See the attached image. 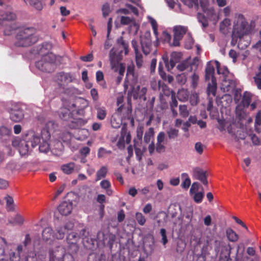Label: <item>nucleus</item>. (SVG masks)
Instances as JSON below:
<instances>
[{
  "mask_svg": "<svg viewBox=\"0 0 261 261\" xmlns=\"http://www.w3.org/2000/svg\"><path fill=\"white\" fill-rule=\"evenodd\" d=\"M237 18L234 23L233 31L232 33V39L237 38L239 39L238 47L242 49L246 48L249 45V43L246 42L243 46H241L242 38L244 35L249 34L251 31V27L246 21L243 15L237 14Z\"/></svg>",
  "mask_w": 261,
  "mask_h": 261,
  "instance_id": "nucleus-1",
  "label": "nucleus"
},
{
  "mask_svg": "<svg viewBox=\"0 0 261 261\" xmlns=\"http://www.w3.org/2000/svg\"><path fill=\"white\" fill-rule=\"evenodd\" d=\"M36 30L34 28H27L20 30L16 34L15 45L17 47H28L38 41L36 35Z\"/></svg>",
  "mask_w": 261,
  "mask_h": 261,
  "instance_id": "nucleus-2",
  "label": "nucleus"
},
{
  "mask_svg": "<svg viewBox=\"0 0 261 261\" xmlns=\"http://www.w3.org/2000/svg\"><path fill=\"white\" fill-rule=\"evenodd\" d=\"M40 142V136L33 131L30 132L26 136L25 140L21 141L19 146V151L21 155L27 154L30 149V146L34 148Z\"/></svg>",
  "mask_w": 261,
  "mask_h": 261,
  "instance_id": "nucleus-3",
  "label": "nucleus"
},
{
  "mask_svg": "<svg viewBox=\"0 0 261 261\" xmlns=\"http://www.w3.org/2000/svg\"><path fill=\"white\" fill-rule=\"evenodd\" d=\"M56 56L53 53L47 54L42 56L41 59L36 63V67L45 72H51L55 68Z\"/></svg>",
  "mask_w": 261,
  "mask_h": 261,
  "instance_id": "nucleus-4",
  "label": "nucleus"
},
{
  "mask_svg": "<svg viewBox=\"0 0 261 261\" xmlns=\"http://www.w3.org/2000/svg\"><path fill=\"white\" fill-rule=\"evenodd\" d=\"M79 113V110H77L74 103L65 101L64 103V106L60 109L59 116L62 120L68 121L72 119L74 115Z\"/></svg>",
  "mask_w": 261,
  "mask_h": 261,
  "instance_id": "nucleus-5",
  "label": "nucleus"
},
{
  "mask_svg": "<svg viewBox=\"0 0 261 261\" xmlns=\"http://www.w3.org/2000/svg\"><path fill=\"white\" fill-rule=\"evenodd\" d=\"M74 80L75 77L72 73L64 71L57 72L54 77V82L62 89H65L69 83Z\"/></svg>",
  "mask_w": 261,
  "mask_h": 261,
  "instance_id": "nucleus-6",
  "label": "nucleus"
},
{
  "mask_svg": "<svg viewBox=\"0 0 261 261\" xmlns=\"http://www.w3.org/2000/svg\"><path fill=\"white\" fill-rule=\"evenodd\" d=\"M2 18H0V25H6V28L4 30L5 35H10L12 34V31L15 29V27L12 24V23L8 24L7 21H12L16 19V15L11 12L0 13Z\"/></svg>",
  "mask_w": 261,
  "mask_h": 261,
  "instance_id": "nucleus-7",
  "label": "nucleus"
},
{
  "mask_svg": "<svg viewBox=\"0 0 261 261\" xmlns=\"http://www.w3.org/2000/svg\"><path fill=\"white\" fill-rule=\"evenodd\" d=\"M80 239V235L75 232H72L67 235L66 241L68 244L69 250L72 253L75 254L79 251V246L77 243Z\"/></svg>",
  "mask_w": 261,
  "mask_h": 261,
  "instance_id": "nucleus-8",
  "label": "nucleus"
},
{
  "mask_svg": "<svg viewBox=\"0 0 261 261\" xmlns=\"http://www.w3.org/2000/svg\"><path fill=\"white\" fill-rule=\"evenodd\" d=\"M10 118L14 122L20 121L24 117L21 106L19 103H14L9 109Z\"/></svg>",
  "mask_w": 261,
  "mask_h": 261,
  "instance_id": "nucleus-9",
  "label": "nucleus"
},
{
  "mask_svg": "<svg viewBox=\"0 0 261 261\" xmlns=\"http://www.w3.org/2000/svg\"><path fill=\"white\" fill-rule=\"evenodd\" d=\"M147 89L145 87H141L137 85L132 88L130 91L128 92V99H130L132 97L134 99H143L144 100H146V94Z\"/></svg>",
  "mask_w": 261,
  "mask_h": 261,
  "instance_id": "nucleus-10",
  "label": "nucleus"
},
{
  "mask_svg": "<svg viewBox=\"0 0 261 261\" xmlns=\"http://www.w3.org/2000/svg\"><path fill=\"white\" fill-rule=\"evenodd\" d=\"M140 43L143 53L145 55L149 54L152 47L151 35L149 32H146L140 36Z\"/></svg>",
  "mask_w": 261,
  "mask_h": 261,
  "instance_id": "nucleus-11",
  "label": "nucleus"
},
{
  "mask_svg": "<svg viewBox=\"0 0 261 261\" xmlns=\"http://www.w3.org/2000/svg\"><path fill=\"white\" fill-rule=\"evenodd\" d=\"M188 31L187 27L183 26H176L174 28V37L173 43L171 45L178 46L180 44V40H181L184 36L186 34Z\"/></svg>",
  "mask_w": 261,
  "mask_h": 261,
  "instance_id": "nucleus-12",
  "label": "nucleus"
},
{
  "mask_svg": "<svg viewBox=\"0 0 261 261\" xmlns=\"http://www.w3.org/2000/svg\"><path fill=\"white\" fill-rule=\"evenodd\" d=\"M41 138H40V142L39 144V149L40 152L43 153H47L51 147L49 144L48 141L49 140L50 136L47 130H44L42 132Z\"/></svg>",
  "mask_w": 261,
  "mask_h": 261,
  "instance_id": "nucleus-13",
  "label": "nucleus"
},
{
  "mask_svg": "<svg viewBox=\"0 0 261 261\" xmlns=\"http://www.w3.org/2000/svg\"><path fill=\"white\" fill-rule=\"evenodd\" d=\"M156 144L155 150L158 153L163 152L165 151V141H167L166 134L164 132H160L156 137Z\"/></svg>",
  "mask_w": 261,
  "mask_h": 261,
  "instance_id": "nucleus-14",
  "label": "nucleus"
},
{
  "mask_svg": "<svg viewBox=\"0 0 261 261\" xmlns=\"http://www.w3.org/2000/svg\"><path fill=\"white\" fill-rule=\"evenodd\" d=\"M73 208L72 201H64L58 207V211L62 216H67L71 214Z\"/></svg>",
  "mask_w": 261,
  "mask_h": 261,
  "instance_id": "nucleus-15",
  "label": "nucleus"
},
{
  "mask_svg": "<svg viewBox=\"0 0 261 261\" xmlns=\"http://www.w3.org/2000/svg\"><path fill=\"white\" fill-rule=\"evenodd\" d=\"M122 51L117 53L114 48H112L110 51L109 57L112 67L114 68L119 64L122 59L121 55Z\"/></svg>",
  "mask_w": 261,
  "mask_h": 261,
  "instance_id": "nucleus-16",
  "label": "nucleus"
},
{
  "mask_svg": "<svg viewBox=\"0 0 261 261\" xmlns=\"http://www.w3.org/2000/svg\"><path fill=\"white\" fill-rule=\"evenodd\" d=\"M237 86L236 82L232 80H228L225 77L221 83V89H223L224 92H233L236 90Z\"/></svg>",
  "mask_w": 261,
  "mask_h": 261,
  "instance_id": "nucleus-17",
  "label": "nucleus"
},
{
  "mask_svg": "<svg viewBox=\"0 0 261 261\" xmlns=\"http://www.w3.org/2000/svg\"><path fill=\"white\" fill-rule=\"evenodd\" d=\"M193 175L196 179H206L207 178H211V174L207 171L198 167L193 169Z\"/></svg>",
  "mask_w": 261,
  "mask_h": 261,
  "instance_id": "nucleus-18",
  "label": "nucleus"
},
{
  "mask_svg": "<svg viewBox=\"0 0 261 261\" xmlns=\"http://www.w3.org/2000/svg\"><path fill=\"white\" fill-rule=\"evenodd\" d=\"M64 148V146L60 141L55 140L52 143L50 150L55 155L60 156L63 153Z\"/></svg>",
  "mask_w": 261,
  "mask_h": 261,
  "instance_id": "nucleus-19",
  "label": "nucleus"
},
{
  "mask_svg": "<svg viewBox=\"0 0 261 261\" xmlns=\"http://www.w3.org/2000/svg\"><path fill=\"white\" fill-rule=\"evenodd\" d=\"M205 79L206 81H209L210 79L212 80L213 78H216L214 76V66L212 65L211 62H208L207 63L205 69Z\"/></svg>",
  "mask_w": 261,
  "mask_h": 261,
  "instance_id": "nucleus-20",
  "label": "nucleus"
},
{
  "mask_svg": "<svg viewBox=\"0 0 261 261\" xmlns=\"http://www.w3.org/2000/svg\"><path fill=\"white\" fill-rule=\"evenodd\" d=\"M12 134V130L5 126L0 127V139L2 141L9 140Z\"/></svg>",
  "mask_w": 261,
  "mask_h": 261,
  "instance_id": "nucleus-21",
  "label": "nucleus"
},
{
  "mask_svg": "<svg viewBox=\"0 0 261 261\" xmlns=\"http://www.w3.org/2000/svg\"><path fill=\"white\" fill-rule=\"evenodd\" d=\"M42 238L45 241H47L51 239H55L54 232L51 227L45 228L42 233Z\"/></svg>",
  "mask_w": 261,
  "mask_h": 261,
  "instance_id": "nucleus-22",
  "label": "nucleus"
},
{
  "mask_svg": "<svg viewBox=\"0 0 261 261\" xmlns=\"http://www.w3.org/2000/svg\"><path fill=\"white\" fill-rule=\"evenodd\" d=\"M217 81L216 78H213L211 82L209 83L207 86L206 92L208 96L212 94L215 96L217 91Z\"/></svg>",
  "mask_w": 261,
  "mask_h": 261,
  "instance_id": "nucleus-23",
  "label": "nucleus"
},
{
  "mask_svg": "<svg viewBox=\"0 0 261 261\" xmlns=\"http://www.w3.org/2000/svg\"><path fill=\"white\" fill-rule=\"evenodd\" d=\"M68 229V225H65L58 227L56 229L57 232L54 233L55 239L58 240L63 239L64 237L65 232Z\"/></svg>",
  "mask_w": 261,
  "mask_h": 261,
  "instance_id": "nucleus-24",
  "label": "nucleus"
},
{
  "mask_svg": "<svg viewBox=\"0 0 261 261\" xmlns=\"http://www.w3.org/2000/svg\"><path fill=\"white\" fill-rule=\"evenodd\" d=\"M75 164L73 162L63 164L61 167V169L63 173L66 174H71L74 170Z\"/></svg>",
  "mask_w": 261,
  "mask_h": 261,
  "instance_id": "nucleus-25",
  "label": "nucleus"
},
{
  "mask_svg": "<svg viewBox=\"0 0 261 261\" xmlns=\"http://www.w3.org/2000/svg\"><path fill=\"white\" fill-rule=\"evenodd\" d=\"M226 236L229 241L235 242L239 239V236L230 228H228L226 231Z\"/></svg>",
  "mask_w": 261,
  "mask_h": 261,
  "instance_id": "nucleus-26",
  "label": "nucleus"
},
{
  "mask_svg": "<svg viewBox=\"0 0 261 261\" xmlns=\"http://www.w3.org/2000/svg\"><path fill=\"white\" fill-rule=\"evenodd\" d=\"M23 1L25 4H29L38 11H41L43 9L42 2L39 0H23Z\"/></svg>",
  "mask_w": 261,
  "mask_h": 261,
  "instance_id": "nucleus-27",
  "label": "nucleus"
},
{
  "mask_svg": "<svg viewBox=\"0 0 261 261\" xmlns=\"http://www.w3.org/2000/svg\"><path fill=\"white\" fill-rule=\"evenodd\" d=\"M168 138L169 140H175L179 135V130L175 128L170 127L167 131Z\"/></svg>",
  "mask_w": 261,
  "mask_h": 261,
  "instance_id": "nucleus-28",
  "label": "nucleus"
},
{
  "mask_svg": "<svg viewBox=\"0 0 261 261\" xmlns=\"http://www.w3.org/2000/svg\"><path fill=\"white\" fill-rule=\"evenodd\" d=\"M51 48V45L50 43L47 42L43 43L39 50V54L42 56L47 54H50V53H49V51Z\"/></svg>",
  "mask_w": 261,
  "mask_h": 261,
  "instance_id": "nucleus-29",
  "label": "nucleus"
},
{
  "mask_svg": "<svg viewBox=\"0 0 261 261\" xmlns=\"http://www.w3.org/2000/svg\"><path fill=\"white\" fill-rule=\"evenodd\" d=\"M96 110L97 111V118L100 120L105 119L107 114L106 109L102 107L96 108Z\"/></svg>",
  "mask_w": 261,
  "mask_h": 261,
  "instance_id": "nucleus-30",
  "label": "nucleus"
},
{
  "mask_svg": "<svg viewBox=\"0 0 261 261\" xmlns=\"http://www.w3.org/2000/svg\"><path fill=\"white\" fill-rule=\"evenodd\" d=\"M192 196H193V200L196 203H201L204 197V190L203 187H201V190L199 192L193 193Z\"/></svg>",
  "mask_w": 261,
  "mask_h": 261,
  "instance_id": "nucleus-31",
  "label": "nucleus"
},
{
  "mask_svg": "<svg viewBox=\"0 0 261 261\" xmlns=\"http://www.w3.org/2000/svg\"><path fill=\"white\" fill-rule=\"evenodd\" d=\"M4 199L6 201V208L8 211H13L14 210V200L13 198L7 195Z\"/></svg>",
  "mask_w": 261,
  "mask_h": 261,
  "instance_id": "nucleus-32",
  "label": "nucleus"
},
{
  "mask_svg": "<svg viewBox=\"0 0 261 261\" xmlns=\"http://www.w3.org/2000/svg\"><path fill=\"white\" fill-rule=\"evenodd\" d=\"M112 152L110 150H107L104 147H100L97 152V157L99 159L106 158L107 155L112 154Z\"/></svg>",
  "mask_w": 261,
  "mask_h": 261,
  "instance_id": "nucleus-33",
  "label": "nucleus"
},
{
  "mask_svg": "<svg viewBox=\"0 0 261 261\" xmlns=\"http://www.w3.org/2000/svg\"><path fill=\"white\" fill-rule=\"evenodd\" d=\"M251 100V96L250 93L245 92L242 98V104L244 107H248Z\"/></svg>",
  "mask_w": 261,
  "mask_h": 261,
  "instance_id": "nucleus-34",
  "label": "nucleus"
},
{
  "mask_svg": "<svg viewBox=\"0 0 261 261\" xmlns=\"http://www.w3.org/2000/svg\"><path fill=\"white\" fill-rule=\"evenodd\" d=\"M108 168L106 166H102L97 172L96 175L97 179L103 178L106 176L108 173Z\"/></svg>",
  "mask_w": 261,
  "mask_h": 261,
  "instance_id": "nucleus-35",
  "label": "nucleus"
},
{
  "mask_svg": "<svg viewBox=\"0 0 261 261\" xmlns=\"http://www.w3.org/2000/svg\"><path fill=\"white\" fill-rule=\"evenodd\" d=\"M163 59L165 64L166 68L169 71L171 70L176 65L175 63L173 61V60H171L170 59V60H169L167 56H163Z\"/></svg>",
  "mask_w": 261,
  "mask_h": 261,
  "instance_id": "nucleus-36",
  "label": "nucleus"
},
{
  "mask_svg": "<svg viewBox=\"0 0 261 261\" xmlns=\"http://www.w3.org/2000/svg\"><path fill=\"white\" fill-rule=\"evenodd\" d=\"M197 17L198 20V21L201 23L203 28H206L208 25V20L206 17L202 13H198L197 15Z\"/></svg>",
  "mask_w": 261,
  "mask_h": 261,
  "instance_id": "nucleus-37",
  "label": "nucleus"
},
{
  "mask_svg": "<svg viewBox=\"0 0 261 261\" xmlns=\"http://www.w3.org/2000/svg\"><path fill=\"white\" fill-rule=\"evenodd\" d=\"M154 134V129L152 127H150L148 130L145 132L144 137V141L146 143H149L151 138Z\"/></svg>",
  "mask_w": 261,
  "mask_h": 261,
  "instance_id": "nucleus-38",
  "label": "nucleus"
},
{
  "mask_svg": "<svg viewBox=\"0 0 261 261\" xmlns=\"http://www.w3.org/2000/svg\"><path fill=\"white\" fill-rule=\"evenodd\" d=\"M201 187H202L198 182H193L190 190V195L192 196L193 193L199 192L201 190Z\"/></svg>",
  "mask_w": 261,
  "mask_h": 261,
  "instance_id": "nucleus-39",
  "label": "nucleus"
},
{
  "mask_svg": "<svg viewBox=\"0 0 261 261\" xmlns=\"http://www.w3.org/2000/svg\"><path fill=\"white\" fill-rule=\"evenodd\" d=\"M179 111L180 115L183 118H186L189 115V111L188 110L187 106L185 105L179 106Z\"/></svg>",
  "mask_w": 261,
  "mask_h": 261,
  "instance_id": "nucleus-40",
  "label": "nucleus"
},
{
  "mask_svg": "<svg viewBox=\"0 0 261 261\" xmlns=\"http://www.w3.org/2000/svg\"><path fill=\"white\" fill-rule=\"evenodd\" d=\"M181 2L189 8L195 7L196 9L198 8V0H181Z\"/></svg>",
  "mask_w": 261,
  "mask_h": 261,
  "instance_id": "nucleus-41",
  "label": "nucleus"
},
{
  "mask_svg": "<svg viewBox=\"0 0 261 261\" xmlns=\"http://www.w3.org/2000/svg\"><path fill=\"white\" fill-rule=\"evenodd\" d=\"M117 42L118 44L121 45L125 51V54L126 55L128 53V44L124 40L123 37L121 36L118 38L117 40Z\"/></svg>",
  "mask_w": 261,
  "mask_h": 261,
  "instance_id": "nucleus-42",
  "label": "nucleus"
},
{
  "mask_svg": "<svg viewBox=\"0 0 261 261\" xmlns=\"http://www.w3.org/2000/svg\"><path fill=\"white\" fill-rule=\"evenodd\" d=\"M199 77L198 74L195 72L193 73L192 75L191 76V86L193 89H195L199 82Z\"/></svg>",
  "mask_w": 261,
  "mask_h": 261,
  "instance_id": "nucleus-43",
  "label": "nucleus"
},
{
  "mask_svg": "<svg viewBox=\"0 0 261 261\" xmlns=\"http://www.w3.org/2000/svg\"><path fill=\"white\" fill-rule=\"evenodd\" d=\"M215 64L217 68V72L218 74H222L223 75L225 76L228 73V70L226 67H224L222 69H221L220 63L218 61H215Z\"/></svg>",
  "mask_w": 261,
  "mask_h": 261,
  "instance_id": "nucleus-44",
  "label": "nucleus"
},
{
  "mask_svg": "<svg viewBox=\"0 0 261 261\" xmlns=\"http://www.w3.org/2000/svg\"><path fill=\"white\" fill-rule=\"evenodd\" d=\"M135 60L137 67L138 68H140L142 66L143 63V56L140 53L135 54Z\"/></svg>",
  "mask_w": 261,
  "mask_h": 261,
  "instance_id": "nucleus-45",
  "label": "nucleus"
},
{
  "mask_svg": "<svg viewBox=\"0 0 261 261\" xmlns=\"http://www.w3.org/2000/svg\"><path fill=\"white\" fill-rule=\"evenodd\" d=\"M136 219L138 223L140 225H144L146 222V219L145 217L140 212L136 213Z\"/></svg>",
  "mask_w": 261,
  "mask_h": 261,
  "instance_id": "nucleus-46",
  "label": "nucleus"
},
{
  "mask_svg": "<svg viewBox=\"0 0 261 261\" xmlns=\"http://www.w3.org/2000/svg\"><path fill=\"white\" fill-rule=\"evenodd\" d=\"M176 79L177 83L180 85H184L187 82V75L185 73L178 74Z\"/></svg>",
  "mask_w": 261,
  "mask_h": 261,
  "instance_id": "nucleus-47",
  "label": "nucleus"
},
{
  "mask_svg": "<svg viewBox=\"0 0 261 261\" xmlns=\"http://www.w3.org/2000/svg\"><path fill=\"white\" fill-rule=\"evenodd\" d=\"M260 72L254 77V82L257 88L261 89V64L259 68Z\"/></svg>",
  "mask_w": 261,
  "mask_h": 261,
  "instance_id": "nucleus-48",
  "label": "nucleus"
},
{
  "mask_svg": "<svg viewBox=\"0 0 261 261\" xmlns=\"http://www.w3.org/2000/svg\"><path fill=\"white\" fill-rule=\"evenodd\" d=\"M189 66L190 64L189 62L185 61L177 65V69L180 71H182L185 69H188Z\"/></svg>",
  "mask_w": 261,
  "mask_h": 261,
  "instance_id": "nucleus-49",
  "label": "nucleus"
},
{
  "mask_svg": "<svg viewBox=\"0 0 261 261\" xmlns=\"http://www.w3.org/2000/svg\"><path fill=\"white\" fill-rule=\"evenodd\" d=\"M126 75L135 76V65L133 63L128 65L127 67Z\"/></svg>",
  "mask_w": 261,
  "mask_h": 261,
  "instance_id": "nucleus-50",
  "label": "nucleus"
},
{
  "mask_svg": "<svg viewBox=\"0 0 261 261\" xmlns=\"http://www.w3.org/2000/svg\"><path fill=\"white\" fill-rule=\"evenodd\" d=\"M180 59V54L177 52H173L171 53L170 56V59L173 60V61L176 64L178 63Z\"/></svg>",
  "mask_w": 261,
  "mask_h": 261,
  "instance_id": "nucleus-51",
  "label": "nucleus"
},
{
  "mask_svg": "<svg viewBox=\"0 0 261 261\" xmlns=\"http://www.w3.org/2000/svg\"><path fill=\"white\" fill-rule=\"evenodd\" d=\"M80 235L82 236L84 245L85 242L86 241L87 243L89 242V239L87 238L88 235V232L85 228L82 229L80 231Z\"/></svg>",
  "mask_w": 261,
  "mask_h": 261,
  "instance_id": "nucleus-52",
  "label": "nucleus"
},
{
  "mask_svg": "<svg viewBox=\"0 0 261 261\" xmlns=\"http://www.w3.org/2000/svg\"><path fill=\"white\" fill-rule=\"evenodd\" d=\"M102 14L104 17L108 16L110 12V5L108 3H105L102 7Z\"/></svg>",
  "mask_w": 261,
  "mask_h": 261,
  "instance_id": "nucleus-53",
  "label": "nucleus"
},
{
  "mask_svg": "<svg viewBox=\"0 0 261 261\" xmlns=\"http://www.w3.org/2000/svg\"><path fill=\"white\" fill-rule=\"evenodd\" d=\"M200 6L202 8V11L206 13L208 10V0H200L199 1Z\"/></svg>",
  "mask_w": 261,
  "mask_h": 261,
  "instance_id": "nucleus-54",
  "label": "nucleus"
},
{
  "mask_svg": "<svg viewBox=\"0 0 261 261\" xmlns=\"http://www.w3.org/2000/svg\"><path fill=\"white\" fill-rule=\"evenodd\" d=\"M218 128L220 132H223L225 130V120L224 119H218Z\"/></svg>",
  "mask_w": 261,
  "mask_h": 261,
  "instance_id": "nucleus-55",
  "label": "nucleus"
},
{
  "mask_svg": "<svg viewBox=\"0 0 261 261\" xmlns=\"http://www.w3.org/2000/svg\"><path fill=\"white\" fill-rule=\"evenodd\" d=\"M160 233L162 237V242L163 245H166L168 242V239L166 236V230L165 228H161L160 230Z\"/></svg>",
  "mask_w": 261,
  "mask_h": 261,
  "instance_id": "nucleus-56",
  "label": "nucleus"
},
{
  "mask_svg": "<svg viewBox=\"0 0 261 261\" xmlns=\"http://www.w3.org/2000/svg\"><path fill=\"white\" fill-rule=\"evenodd\" d=\"M159 72L162 79L164 81L166 80V77L168 75H167L165 72L164 71L161 63H160L159 65Z\"/></svg>",
  "mask_w": 261,
  "mask_h": 261,
  "instance_id": "nucleus-57",
  "label": "nucleus"
},
{
  "mask_svg": "<svg viewBox=\"0 0 261 261\" xmlns=\"http://www.w3.org/2000/svg\"><path fill=\"white\" fill-rule=\"evenodd\" d=\"M90 93L94 101H97L98 100V93L97 90L95 88H92L90 91Z\"/></svg>",
  "mask_w": 261,
  "mask_h": 261,
  "instance_id": "nucleus-58",
  "label": "nucleus"
},
{
  "mask_svg": "<svg viewBox=\"0 0 261 261\" xmlns=\"http://www.w3.org/2000/svg\"><path fill=\"white\" fill-rule=\"evenodd\" d=\"M171 101L170 102V107H175L176 108L178 105V102L176 100L175 95L174 93H172L171 94Z\"/></svg>",
  "mask_w": 261,
  "mask_h": 261,
  "instance_id": "nucleus-59",
  "label": "nucleus"
},
{
  "mask_svg": "<svg viewBox=\"0 0 261 261\" xmlns=\"http://www.w3.org/2000/svg\"><path fill=\"white\" fill-rule=\"evenodd\" d=\"M65 186L66 185L64 184L60 186V187L57 190L56 194L53 199V200H55L62 193L65 188Z\"/></svg>",
  "mask_w": 261,
  "mask_h": 261,
  "instance_id": "nucleus-60",
  "label": "nucleus"
},
{
  "mask_svg": "<svg viewBox=\"0 0 261 261\" xmlns=\"http://www.w3.org/2000/svg\"><path fill=\"white\" fill-rule=\"evenodd\" d=\"M195 149L196 151L200 154L203 152V145L201 142H197L195 144Z\"/></svg>",
  "mask_w": 261,
  "mask_h": 261,
  "instance_id": "nucleus-61",
  "label": "nucleus"
},
{
  "mask_svg": "<svg viewBox=\"0 0 261 261\" xmlns=\"http://www.w3.org/2000/svg\"><path fill=\"white\" fill-rule=\"evenodd\" d=\"M24 222L23 218L20 215L17 214L14 218V222L18 224H22Z\"/></svg>",
  "mask_w": 261,
  "mask_h": 261,
  "instance_id": "nucleus-62",
  "label": "nucleus"
},
{
  "mask_svg": "<svg viewBox=\"0 0 261 261\" xmlns=\"http://www.w3.org/2000/svg\"><path fill=\"white\" fill-rule=\"evenodd\" d=\"M132 21L131 19L127 16H121L120 19V23L123 25H127Z\"/></svg>",
  "mask_w": 261,
  "mask_h": 261,
  "instance_id": "nucleus-63",
  "label": "nucleus"
},
{
  "mask_svg": "<svg viewBox=\"0 0 261 261\" xmlns=\"http://www.w3.org/2000/svg\"><path fill=\"white\" fill-rule=\"evenodd\" d=\"M144 132V127L143 126H139L137 128V139H142V137Z\"/></svg>",
  "mask_w": 261,
  "mask_h": 261,
  "instance_id": "nucleus-64",
  "label": "nucleus"
}]
</instances>
